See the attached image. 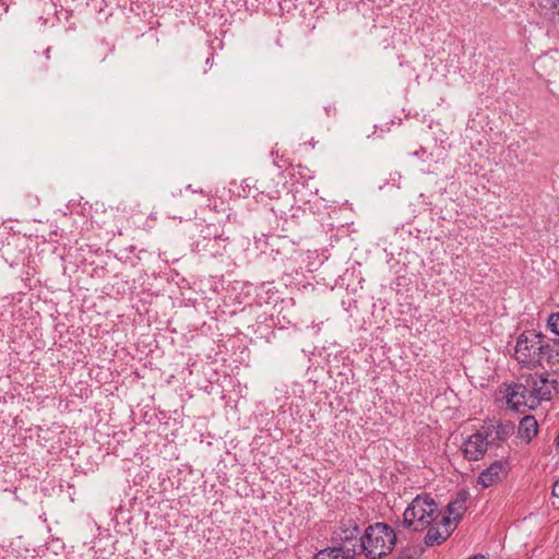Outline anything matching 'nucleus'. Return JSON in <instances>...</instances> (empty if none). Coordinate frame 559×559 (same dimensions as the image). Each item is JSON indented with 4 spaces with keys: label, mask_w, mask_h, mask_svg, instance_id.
Masks as SVG:
<instances>
[{
    "label": "nucleus",
    "mask_w": 559,
    "mask_h": 559,
    "mask_svg": "<svg viewBox=\"0 0 559 559\" xmlns=\"http://www.w3.org/2000/svg\"><path fill=\"white\" fill-rule=\"evenodd\" d=\"M395 544V531L386 523L377 522L366 527L356 548L358 555L364 554L368 559H381L391 554Z\"/></svg>",
    "instance_id": "obj_1"
},
{
    "label": "nucleus",
    "mask_w": 559,
    "mask_h": 559,
    "mask_svg": "<svg viewBox=\"0 0 559 559\" xmlns=\"http://www.w3.org/2000/svg\"><path fill=\"white\" fill-rule=\"evenodd\" d=\"M442 516L436 501L429 495L416 496L403 514V526L415 532L425 531Z\"/></svg>",
    "instance_id": "obj_2"
},
{
    "label": "nucleus",
    "mask_w": 559,
    "mask_h": 559,
    "mask_svg": "<svg viewBox=\"0 0 559 559\" xmlns=\"http://www.w3.org/2000/svg\"><path fill=\"white\" fill-rule=\"evenodd\" d=\"M546 340L545 335L534 330L524 331L516 341V360L530 368L537 367V364H540V352L544 349Z\"/></svg>",
    "instance_id": "obj_3"
},
{
    "label": "nucleus",
    "mask_w": 559,
    "mask_h": 559,
    "mask_svg": "<svg viewBox=\"0 0 559 559\" xmlns=\"http://www.w3.org/2000/svg\"><path fill=\"white\" fill-rule=\"evenodd\" d=\"M489 448H500L514 433L515 426L510 420H490L481 426Z\"/></svg>",
    "instance_id": "obj_4"
},
{
    "label": "nucleus",
    "mask_w": 559,
    "mask_h": 559,
    "mask_svg": "<svg viewBox=\"0 0 559 559\" xmlns=\"http://www.w3.org/2000/svg\"><path fill=\"white\" fill-rule=\"evenodd\" d=\"M361 532L357 521L353 518L342 519L332 532V542L338 546L353 547L359 544Z\"/></svg>",
    "instance_id": "obj_5"
},
{
    "label": "nucleus",
    "mask_w": 559,
    "mask_h": 559,
    "mask_svg": "<svg viewBox=\"0 0 559 559\" xmlns=\"http://www.w3.org/2000/svg\"><path fill=\"white\" fill-rule=\"evenodd\" d=\"M525 379L533 403L550 400L552 390L557 389V380L549 379L547 373L530 374Z\"/></svg>",
    "instance_id": "obj_6"
},
{
    "label": "nucleus",
    "mask_w": 559,
    "mask_h": 559,
    "mask_svg": "<svg viewBox=\"0 0 559 559\" xmlns=\"http://www.w3.org/2000/svg\"><path fill=\"white\" fill-rule=\"evenodd\" d=\"M426 530L425 544L428 547L440 545L445 542L455 530L454 521H450L448 515H442L433 521Z\"/></svg>",
    "instance_id": "obj_7"
},
{
    "label": "nucleus",
    "mask_w": 559,
    "mask_h": 559,
    "mask_svg": "<svg viewBox=\"0 0 559 559\" xmlns=\"http://www.w3.org/2000/svg\"><path fill=\"white\" fill-rule=\"evenodd\" d=\"M486 438L487 437L485 433H483L481 427L475 433L469 436L467 440L464 442V457L468 461H478L483 459L485 453L489 449Z\"/></svg>",
    "instance_id": "obj_8"
},
{
    "label": "nucleus",
    "mask_w": 559,
    "mask_h": 559,
    "mask_svg": "<svg viewBox=\"0 0 559 559\" xmlns=\"http://www.w3.org/2000/svg\"><path fill=\"white\" fill-rule=\"evenodd\" d=\"M506 399L507 404L516 411L520 406L528 405L530 402L534 404L526 381L525 383H513L509 385L506 390Z\"/></svg>",
    "instance_id": "obj_9"
},
{
    "label": "nucleus",
    "mask_w": 559,
    "mask_h": 559,
    "mask_svg": "<svg viewBox=\"0 0 559 559\" xmlns=\"http://www.w3.org/2000/svg\"><path fill=\"white\" fill-rule=\"evenodd\" d=\"M509 471V463L504 460L495 461L487 468H485L478 476V483L483 487H489L495 483L502 480L507 477Z\"/></svg>",
    "instance_id": "obj_10"
},
{
    "label": "nucleus",
    "mask_w": 559,
    "mask_h": 559,
    "mask_svg": "<svg viewBox=\"0 0 559 559\" xmlns=\"http://www.w3.org/2000/svg\"><path fill=\"white\" fill-rule=\"evenodd\" d=\"M469 498V492L465 489L460 490L456 493L454 500L450 501L447 506V511L444 515L450 518V521H454V525L461 521L463 514L466 511V502Z\"/></svg>",
    "instance_id": "obj_11"
},
{
    "label": "nucleus",
    "mask_w": 559,
    "mask_h": 559,
    "mask_svg": "<svg viewBox=\"0 0 559 559\" xmlns=\"http://www.w3.org/2000/svg\"><path fill=\"white\" fill-rule=\"evenodd\" d=\"M358 555L356 544L353 547L334 546L318 551L313 559H354Z\"/></svg>",
    "instance_id": "obj_12"
},
{
    "label": "nucleus",
    "mask_w": 559,
    "mask_h": 559,
    "mask_svg": "<svg viewBox=\"0 0 559 559\" xmlns=\"http://www.w3.org/2000/svg\"><path fill=\"white\" fill-rule=\"evenodd\" d=\"M2 255L0 259L3 263H8L11 267L17 266L20 263H23L25 260V252L23 249H20L17 245L8 241L1 248Z\"/></svg>",
    "instance_id": "obj_13"
},
{
    "label": "nucleus",
    "mask_w": 559,
    "mask_h": 559,
    "mask_svg": "<svg viewBox=\"0 0 559 559\" xmlns=\"http://www.w3.org/2000/svg\"><path fill=\"white\" fill-rule=\"evenodd\" d=\"M552 367L559 364V338L546 340L544 349L540 352V364L537 366L544 367V365Z\"/></svg>",
    "instance_id": "obj_14"
},
{
    "label": "nucleus",
    "mask_w": 559,
    "mask_h": 559,
    "mask_svg": "<svg viewBox=\"0 0 559 559\" xmlns=\"http://www.w3.org/2000/svg\"><path fill=\"white\" fill-rule=\"evenodd\" d=\"M538 424L534 416H524L518 428V435L522 440L531 442L532 439L537 435Z\"/></svg>",
    "instance_id": "obj_15"
},
{
    "label": "nucleus",
    "mask_w": 559,
    "mask_h": 559,
    "mask_svg": "<svg viewBox=\"0 0 559 559\" xmlns=\"http://www.w3.org/2000/svg\"><path fill=\"white\" fill-rule=\"evenodd\" d=\"M547 325L554 334L559 336V311L548 317Z\"/></svg>",
    "instance_id": "obj_16"
},
{
    "label": "nucleus",
    "mask_w": 559,
    "mask_h": 559,
    "mask_svg": "<svg viewBox=\"0 0 559 559\" xmlns=\"http://www.w3.org/2000/svg\"><path fill=\"white\" fill-rule=\"evenodd\" d=\"M416 551L412 549H403L395 559H414Z\"/></svg>",
    "instance_id": "obj_17"
},
{
    "label": "nucleus",
    "mask_w": 559,
    "mask_h": 559,
    "mask_svg": "<svg viewBox=\"0 0 559 559\" xmlns=\"http://www.w3.org/2000/svg\"><path fill=\"white\" fill-rule=\"evenodd\" d=\"M44 56H45V62L43 63V66L40 67V70L41 71H47L48 70V64H47V61L50 59V47L46 48L45 51H44Z\"/></svg>",
    "instance_id": "obj_18"
},
{
    "label": "nucleus",
    "mask_w": 559,
    "mask_h": 559,
    "mask_svg": "<svg viewBox=\"0 0 559 559\" xmlns=\"http://www.w3.org/2000/svg\"><path fill=\"white\" fill-rule=\"evenodd\" d=\"M552 495L556 498H559V479L552 486Z\"/></svg>",
    "instance_id": "obj_19"
},
{
    "label": "nucleus",
    "mask_w": 559,
    "mask_h": 559,
    "mask_svg": "<svg viewBox=\"0 0 559 559\" xmlns=\"http://www.w3.org/2000/svg\"><path fill=\"white\" fill-rule=\"evenodd\" d=\"M207 236H209V237L213 236L215 241H216L217 239H222V235H218V234H216V233L212 234L210 230L207 231Z\"/></svg>",
    "instance_id": "obj_20"
},
{
    "label": "nucleus",
    "mask_w": 559,
    "mask_h": 559,
    "mask_svg": "<svg viewBox=\"0 0 559 559\" xmlns=\"http://www.w3.org/2000/svg\"><path fill=\"white\" fill-rule=\"evenodd\" d=\"M217 254H219V255H221V254H222V252H221L219 250H215L214 252H212V255H214V257H215V255H217Z\"/></svg>",
    "instance_id": "obj_21"
},
{
    "label": "nucleus",
    "mask_w": 559,
    "mask_h": 559,
    "mask_svg": "<svg viewBox=\"0 0 559 559\" xmlns=\"http://www.w3.org/2000/svg\"><path fill=\"white\" fill-rule=\"evenodd\" d=\"M2 267V260L0 259V269Z\"/></svg>",
    "instance_id": "obj_22"
}]
</instances>
